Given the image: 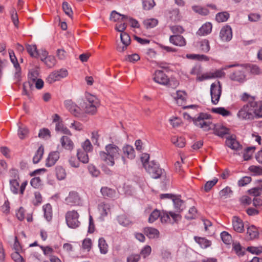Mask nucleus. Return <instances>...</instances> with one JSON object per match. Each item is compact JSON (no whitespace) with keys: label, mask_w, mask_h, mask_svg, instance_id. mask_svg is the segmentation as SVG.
Masks as SVG:
<instances>
[{"label":"nucleus","mask_w":262,"mask_h":262,"mask_svg":"<svg viewBox=\"0 0 262 262\" xmlns=\"http://www.w3.org/2000/svg\"><path fill=\"white\" fill-rule=\"evenodd\" d=\"M212 28V24L210 23H206L199 29L197 33L201 36L206 35L211 32Z\"/></svg>","instance_id":"obj_25"},{"label":"nucleus","mask_w":262,"mask_h":262,"mask_svg":"<svg viewBox=\"0 0 262 262\" xmlns=\"http://www.w3.org/2000/svg\"><path fill=\"white\" fill-rule=\"evenodd\" d=\"M160 216V213L159 210H155L153 211L149 215L148 218V222L150 223L154 222Z\"/></svg>","instance_id":"obj_60"},{"label":"nucleus","mask_w":262,"mask_h":262,"mask_svg":"<svg viewBox=\"0 0 262 262\" xmlns=\"http://www.w3.org/2000/svg\"><path fill=\"white\" fill-rule=\"evenodd\" d=\"M11 257L15 262H25L23 256L20 254L19 251L15 250L14 252L12 253Z\"/></svg>","instance_id":"obj_61"},{"label":"nucleus","mask_w":262,"mask_h":262,"mask_svg":"<svg viewBox=\"0 0 262 262\" xmlns=\"http://www.w3.org/2000/svg\"><path fill=\"white\" fill-rule=\"evenodd\" d=\"M171 142L176 146L181 148L183 147L185 144V140L182 137L173 136L171 138Z\"/></svg>","instance_id":"obj_41"},{"label":"nucleus","mask_w":262,"mask_h":262,"mask_svg":"<svg viewBox=\"0 0 262 262\" xmlns=\"http://www.w3.org/2000/svg\"><path fill=\"white\" fill-rule=\"evenodd\" d=\"M153 80L155 82L160 84L169 85L171 87H176L179 84L177 81L170 80L167 76L161 70H158L155 72L153 76Z\"/></svg>","instance_id":"obj_5"},{"label":"nucleus","mask_w":262,"mask_h":262,"mask_svg":"<svg viewBox=\"0 0 262 262\" xmlns=\"http://www.w3.org/2000/svg\"><path fill=\"white\" fill-rule=\"evenodd\" d=\"M252 105L253 107V112L254 118H262V103L257 102H251Z\"/></svg>","instance_id":"obj_27"},{"label":"nucleus","mask_w":262,"mask_h":262,"mask_svg":"<svg viewBox=\"0 0 262 262\" xmlns=\"http://www.w3.org/2000/svg\"><path fill=\"white\" fill-rule=\"evenodd\" d=\"M128 18V16L126 15H121L120 13H117L116 11H113L110 16V19L111 20L116 21L121 20V21H125L126 19Z\"/></svg>","instance_id":"obj_38"},{"label":"nucleus","mask_w":262,"mask_h":262,"mask_svg":"<svg viewBox=\"0 0 262 262\" xmlns=\"http://www.w3.org/2000/svg\"><path fill=\"white\" fill-rule=\"evenodd\" d=\"M226 145L232 149L238 151L242 148V146L234 138L231 137L227 138L226 141Z\"/></svg>","instance_id":"obj_24"},{"label":"nucleus","mask_w":262,"mask_h":262,"mask_svg":"<svg viewBox=\"0 0 262 262\" xmlns=\"http://www.w3.org/2000/svg\"><path fill=\"white\" fill-rule=\"evenodd\" d=\"M65 217L67 225L69 228L75 229L80 225V222L78 220L79 214L76 211L73 210L68 211Z\"/></svg>","instance_id":"obj_8"},{"label":"nucleus","mask_w":262,"mask_h":262,"mask_svg":"<svg viewBox=\"0 0 262 262\" xmlns=\"http://www.w3.org/2000/svg\"><path fill=\"white\" fill-rule=\"evenodd\" d=\"M253 107L251 102L243 106L237 113V118L241 120H251L254 119Z\"/></svg>","instance_id":"obj_6"},{"label":"nucleus","mask_w":262,"mask_h":262,"mask_svg":"<svg viewBox=\"0 0 262 262\" xmlns=\"http://www.w3.org/2000/svg\"><path fill=\"white\" fill-rule=\"evenodd\" d=\"M42 62L49 68L54 67L56 64V58L53 55H49Z\"/></svg>","instance_id":"obj_40"},{"label":"nucleus","mask_w":262,"mask_h":262,"mask_svg":"<svg viewBox=\"0 0 262 262\" xmlns=\"http://www.w3.org/2000/svg\"><path fill=\"white\" fill-rule=\"evenodd\" d=\"M221 237L222 241L226 245H229L232 242L231 235L226 231H223L221 233Z\"/></svg>","instance_id":"obj_48"},{"label":"nucleus","mask_w":262,"mask_h":262,"mask_svg":"<svg viewBox=\"0 0 262 262\" xmlns=\"http://www.w3.org/2000/svg\"><path fill=\"white\" fill-rule=\"evenodd\" d=\"M255 147L254 146L247 147L245 149L243 158L245 160L247 161L251 159L255 150Z\"/></svg>","instance_id":"obj_46"},{"label":"nucleus","mask_w":262,"mask_h":262,"mask_svg":"<svg viewBox=\"0 0 262 262\" xmlns=\"http://www.w3.org/2000/svg\"><path fill=\"white\" fill-rule=\"evenodd\" d=\"M56 174L59 180H64L67 176L65 169L61 166H57L56 168Z\"/></svg>","instance_id":"obj_45"},{"label":"nucleus","mask_w":262,"mask_h":262,"mask_svg":"<svg viewBox=\"0 0 262 262\" xmlns=\"http://www.w3.org/2000/svg\"><path fill=\"white\" fill-rule=\"evenodd\" d=\"M236 67V68L231 71L229 74V78L234 81L239 83H243L246 80V67L244 64H229L224 67V69L226 70L228 68Z\"/></svg>","instance_id":"obj_2"},{"label":"nucleus","mask_w":262,"mask_h":262,"mask_svg":"<svg viewBox=\"0 0 262 262\" xmlns=\"http://www.w3.org/2000/svg\"><path fill=\"white\" fill-rule=\"evenodd\" d=\"M105 150L99 152L100 159L107 165L113 166L115 160L119 157V148L114 144H108L105 146Z\"/></svg>","instance_id":"obj_1"},{"label":"nucleus","mask_w":262,"mask_h":262,"mask_svg":"<svg viewBox=\"0 0 262 262\" xmlns=\"http://www.w3.org/2000/svg\"><path fill=\"white\" fill-rule=\"evenodd\" d=\"M225 70L224 68L222 69L216 70L214 72H210V77L212 78H221L225 75V72L223 70Z\"/></svg>","instance_id":"obj_57"},{"label":"nucleus","mask_w":262,"mask_h":262,"mask_svg":"<svg viewBox=\"0 0 262 262\" xmlns=\"http://www.w3.org/2000/svg\"><path fill=\"white\" fill-rule=\"evenodd\" d=\"M44 153V148L41 145L36 151L33 158V162L35 164L38 163L42 158Z\"/></svg>","instance_id":"obj_36"},{"label":"nucleus","mask_w":262,"mask_h":262,"mask_svg":"<svg viewBox=\"0 0 262 262\" xmlns=\"http://www.w3.org/2000/svg\"><path fill=\"white\" fill-rule=\"evenodd\" d=\"M98 247L101 254H105L107 253L108 246L104 238L101 237L99 239Z\"/></svg>","instance_id":"obj_34"},{"label":"nucleus","mask_w":262,"mask_h":262,"mask_svg":"<svg viewBox=\"0 0 262 262\" xmlns=\"http://www.w3.org/2000/svg\"><path fill=\"white\" fill-rule=\"evenodd\" d=\"M98 209L100 214L99 218L104 221V218L111 212V206L108 203H101L98 205Z\"/></svg>","instance_id":"obj_14"},{"label":"nucleus","mask_w":262,"mask_h":262,"mask_svg":"<svg viewBox=\"0 0 262 262\" xmlns=\"http://www.w3.org/2000/svg\"><path fill=\"white\" fill-rule=\"evenodd\" d=\"M259 237V232L255 226L251 225L247 227L246 238L248 241H251Z\"/></svg>","instance_id":"obj_16"},{"label":"nucleus","mask_w":262,"mask_h":262,"mask_svg":"<svg viewBox=\"0 0 262 262\" xmlns=\"http://www.w3.org/2000/svg\"><path fill=\"white\" fill-rule=\"evenodd\" d=\"M186 94L184 91H178L176 93H174L173 97L179 106H183L186 100Z\"/></svg>","instance_id":"obj_21"},{"label":"nucleus","mask_w":262,"mask_h":262,"mask_svg":"<svg viewBox=\"0 0 262 262\" xmlns=\"http://www.w3.org/2000/svg\"><path fill=\"white\" fill-rule=\"evenodd\" d=\"M244 66L246 67V71H249L252 74L259 75L261 73L260 68L256 64H249Z\"/></svg>","instance_id":"obj_35"},{"label":"nucleus","mask_w":262,"mask_h":262,"mask_svg":"<svg viewBox=\"0 0 262 262\" xmlns=\"http://www.w3.org/2000/svg\"><path fill=\"white\" fill-rule=\"evenodd\" d=\"M123 153L124 156L128 159H133L135 157V151L132 146L126 145L122 148Z\"/></svg>","instance_id":"obj_28"},{"label":"nucleus","mask_w":262,"mask_h":262,"mask_svg":"<svg viewBox=\"0 0 262 262\" xmlns=\"http://www.w3.org/2000/svg\"><path fill=\"white\" fill-rule=\"evenodd\" d=\"M18 132L17 135L20 139L26 138L29 134V129L27 126L19 122L17 123Z\"/></svg>","instance_id":"obj_26"},{"label":"nucleus","mask_w":262,"mask_h":262,"mask_svg":"<svg viewBox=\"0 0 262 262\" xmlns=\"http://www.w3.org/2000/svg\"><path fill=\"white\" fill-rule=\"evenodd\" d=\"M60 143L62 147L66 150L71 151L74 148V143L68 136H62L60 139Z\"/></svg>","instance_id":"obj_22"},{"label":"nucleus","mask_w":262,"mask_h":262,"mask_svg":"<svg viewBox=\"0 0 262 262\" xmlns=\"http://www.w3.org/2000/svg\"><path fill=\"white\" fill-rule=\"evenodd\" d=\"M247 250L253 254L259 255L262 253V246H249L247 247Z\"/></svg>","instance_id":"obj_55"},{"label":"nucleus","mask_w":262,"mask_h":262,"mask_svg":"<svg viewBox=\"0 0 262 262\" xmlns=\"http://www.w3.org/2000/svg\"><path fill=\"white\" fill-rule=\"evenodd\" d=\"M66 202L70 206H79L81 204V199L77 192L71 191L66 198Z\"/></svg>","instance_id":"obj_12"},{"label":"nucleus","mask_w":262,"mask_h":262,"mask_svg":"<svg viewBox=\"0 0 262 262\" xmlns=\"http://www.w3.org/2000/svg\"><path fill=\"white\" fill-rule=\"evenodd\" d=\"M169 42L174 46L184 47L186 44L184 37L180 35H173L169 37Z\"/></svg>","instance_id":"obj_17"},{"label":"nucleus","mask_w":262,"mask_h":262,"mask_svg":"<svg viewBox=\"0 0 262 262\" xmlns=\"http://www.w3.org/2000/svg\"><path fill=\"white\" fill-rule=\"evenodd\" d=\"M59 152L57 151L51 152L46 159V166L51 167L55 164L59 158Z\"/></svg>","instance_id":"obj_19"},{"label":"nucleus","mask_w":262,"mask_h":262,"mask_svg":"<svg viewBox=\"0 0 262 262\" xmlns=\"http://www.w3.org/2000/svg\"><path fill=\"white\" fill-rule=\"evenodd\" d=\"M172 202L174 205L175 209L177 212H181L184 209V202L179 198H172Z\"/></svg>","instance_id":"obj_39"},{"label":"nucleus","mask_w":262,"mask_h":262,"mask_svg":"<svg viewBox=\"0 0 262 262\" xmlns=\"http://www.w3.org/2000/svg\"><path fill=\"white\" fill-rule=\"evenodd\" d=\"M220 38L223 41H229L232 38V32L231 27L226 25L222 28L220 32Z\"/></svg>","instance_id":"obj_13"},{"label":"nucleus","mask_w":262,"mask_h":262,"mask_svg":"<svg viewBox=\"0 0 262 262\" xmlns=\"http://www.w3.org/2000/svg\"><path fill=\"white\" fill-rule=\"evenodd\" d=\"M101 193L104 198L115 199L118 194L116 191L107 187H103L101 189Z\"/></svg>","instance_id":"obj_23"},{"label":"nucleus","mask_w":262,"mask_h":262,"mask_svg":"<svg viewBox=\"0 0 262 262\" xmlns=\"http://www.w3.org/2000/svg\"><path fill=\"white\" fill-rule=\"evenodd\" d=\"M44 212V217L48 221L51 220L52 218V206L50 204L44 205L42 207Z\"/></svg>","instance_id":"obj_33"},{"label":"nucleus","mask_w":262,"mask_h":262,"mask_svg":"<svg viewBox=\"0 0 262 262\" xmlns=\"http://www.w3.org/2000/svg\"><path fill=\"white\" fill-rule=\"evenodd\" d=\"M88 152L79 149L77 151V157L78 160L83 163H88L89 161Z\"/></svg>","instance_id":"obj_32"},{"label":"nucleus","mask_w":262,"mask_h":262,"mask_svg":"<svg viewBox=\"0 0 262 262\" xmlns=\"http://www.w3.org/2000/svg\"><path fill=\"white\" fill-rule=\"evenodd\" d=\"M140 255L138 254H132L127 257V262H138Z\"/></svg>","instance_id":"obj_64"},{"label":"nucleus","mask_w":262,"mask_h":262,"mask_svg":"<svg viewBox=\"0 0 262 262\" xmlns=\"http://www.w3.org/2000/svg\"><path fill=\"white\" fill-rule=\"evenodd\" d=\"M84 110L88 114H94L100 105V101L98 98L90 93L85 95Z\"/></svg>","instance_id":"obj_4"},{"label":"nucleus","mask_w":262,"mask_h":262,"mask_svg":"<svg viewBox=\"0 0 262 262\" xmlns=\"http://www.w3.org/2000/svg\"><path fill=\"white\" fill-rule=\"evenodd\" d=\"M64 105L66 108L75 116L78 113V107L71 100H66L64 101Z\"/></svg>","instance_id":"obj_30"},{"label":"nucleus","mask_w":262,"mask_h":262,"mask_svg":"<svg viewBox=\"0 0 262 262\" xmlns=\"http://www.w3.org/2000/svg\"><path fill=\"white\" fill-rule=\"evenodd\" d=\"M194 241L197 243L202 248H207L211 246V241L204 237L194 236Z\"/></svg>","instance_id":"obj_31"},{"label":"nucleus","mask_w":262,"mask_h":262,"mask_svg":"<svg viewBox=\"0 0 262 262\" xmlns=\"http://www.w3.org/2000/svg\"><path fill=\"white\" fill-rule=\"evenodd\" d=\"M143 23L147 28H151L157 25L158 20L155 18L147 19L144 21Z\"/></svg>","instance_id":"obj_50"},{"label":"nucleus","mask_w":262,"mask_h":262,"mask_svg":"<svg viewBox=\"0 0 262 262\" xmlns=\"http://www.w3.org/2000/svg\"><path fill=\"white\" fill-rule=\"evenodd\" d=\"M142 5L144 10H149L155 6V2L154 0H143Z\"/></svg>","instance_id":"obj_52"},{"label":"nucleus","mask_w":262,"mask_h":262,"mask_svg":"<svg viewBox=\"0 0 262 262\" xmlns=\"http://www.w3.org/2000/svg\"><path fill=\"white\" fill-rule=\"evenodd\" d=\"M217 182V179H213L212 180L207 182L204 186V190L206 192L209 191Z\"/></svg>","instance_id":"obj_62"},{"label":"nucleus","mask_w":262,"mask_h":262,"mask_svg":"<svg viewBox=\"0 0 262 262\" xmlns=\"http://www.w3.org/2000/svg\"><path fill=\"white\" fill-rule=\"evenodd\" d=\"M62 9L68 16L69 17H71L72 16L73 11L71 7L67 2H64L63 3Z\"/></svg>","instance_id":"obj_63"},{"label":"nucleus","mask_w":262,"mask_h":262,"mask_svg":"<svg viewBox=\"0 0 262 262\" xmlns=\"http://www.w3.org/2000/svg\"><path fill=\"white\" fill-rule=\"evenodd\" d=\"M121 41L123 45H129L130 43V36L125 32L121 33L120 34Z\"/></svg>","instance_id":"obj_59"},{"label":"nucleus","mask_w":262,"mask_h":262,"mask_svg":"<svg viewBox=\"0 0 262 262\" xmlns=\"http://www.w3.org/2000/svg\"><path fill=\"white\" fill-rule=\"evenodd\" d=\"M144 233L149 238H158L159 235V231L157 229L151 227L145 228Z\"/></svg>","instance_id":"obj_29"},{"label":"nucleus","mask_w":262,"mask_h":262,"mask_svg":"<svg viewBox=\"0 0 262 262\" xmlns=\"http://www.w3.org/2000/svg\"><path fill=\"white\" fill-rule=\"evenodd\" d=\"M68 75V71L66 69H61L55 70L50 74L47 78L49 83H52L56 81H59L62 78H66Z\"/></svg>","instance_id":"obj_11"},{"label":"nucleus","mask_w":262,"mask_h":262,"mask_svg":"<svg viewBox=\"0 0 262 262\" xmlns=\"http://www.w3.org/2000/svg\"><path fill=\"white\" fill-rule=\"evenodd\" d=\"M232 226L234 230L238 233L244 231V225L242 220L238 216H234L232 218Z\"/></svg>","instance_id":"obj_18"},{"label":"nucleus","mask_w":262,"mask_h":262,"mask_svg":"<svg viewBox=\"0 0 262 262\" xmlns=\"http://www.w3.org/2000/svg\"><path fill=\"white\" fill-rule=\"evenodd\" d=\"M192 9L194 12L202 15H207L209 13L207 9L200 6H193Z\"/></svg>","instance_id":"obj_47"},{"label":"nucleus","mask_w":262,"mask_h":262,"mask_svg":"<svg viewBox=\"0 0 262 262\" xmlns=\"http://www.w3.org/2000/svg\"><path fill=\"white\" fill-rule=\"evenodd\" d=\"M170 216L171 217L174 222H177L181 220V216L179 213H177L172 211L163 213L161 215V221L162 223H167L170 221Z\"/></svg>","instance_id":"obj_15"},{"label":"nucleus","mask_w":262,"mask_h":262,"mask_svg":"<svg viewBox=\"0 0 262 262\" xmlns=\"http://www.w3.org/2000/svg\"><path fill=\"white\" fill-rule=\"evenodd\" d=\"M10 189L11 191L14 194H17L18 192L19 183L15 179L10 181Z\"/></svg>","instance_id":"obj_51"},{"label":"nucleus","mask_w":262,"mask_h":262,"mask_svg":"<svg viewBox=\"0 0 262 262\" xmlns=\"http://www.w3.org/2000/svg\"><path fill=\"white\" fill-rule=\"evenodd\" d=\"M212 128L214 130V134L219 137H223L230 133L229 128L221 124H213Z\"/></svg>","instance_id":"obj_20"},{"label":"nucleus","mask_w":262,"mask_h":262,"mask_svg":"<svg viewBox=\"0 0 262 262\" xmlns=\"http://www.w3.org/2000/svg\"><path fill=\"white\" fill-rule=\"evenodd\" d=\"M200 49L204 52L207 53L210 50V45L209 41L207 39H204L200 41Z\"/></svg>","instance_id":"obj_53"},{"label":"nucleus","mask_w":262,"mask_h":262,"mask_svg":"<svg viewBox=\"0 0 262 262\" xmlns=\"http://www.w3.org/2000/svg\"><path fill=\"white\" fill-rule=\"evenodd\" d=\"M81 146L82 147V150L88 152L92 151L93 150L92 145L90 141L88 139H86L82 143Z\"/></svg>","instance_id":"obj_58"},{"label":"nucleus","mask_w":262,"mask_h":262,"mask_svg":"<svg viewBox=\"0 0 262 262\" xmlns=\"http://www.w3.org/2000/svg\"><path fill=\"white\" fill-rule=\"evenodd\" d=\"M144 167L151 177L154 179L160 178L163 173V170L160 167L159 164L155 161H151L147 164H144Z\"/></svg>","instance_id":"obj_7"},{"label":"nucleus","mask_w":262,"mask_h":262,"mask_svg":"<svg viewBox=\"0 0 262 262\" xmlns=\"http://www.w3.org/2000/svg\"><path fill=\"white\" fill-rule=\"evenodd\" d=\"M50 132L48 128H42L40 129L38 137L40 138L48 139L50 137Z\"/></svg>","instance_id":"obj_56"},{"label":"nucleus","mask_w":262,"mask_h":262,"mask_svg":"<svg viewBox=\"0 0 262 262\" xmlns=\"http://www.w3.org/2000/svg\"><path fill=\"white\" fill-rule=\"evenodd\" d=\"M230 14L227 11L217 13L215 16V19L219 23L226 21L229 18Z\"/></svg>","instance_id":"obj_37"},{"label":"nucleus","mask_w":262,"mask_h":262,"mask_svg":"<svg viewBox=\"0 0 262 262\" xmlns=\"http://www.w3.org/2000/svg\"><path fill=\"white\" fill-rule=\"evenodd\" d=\"M232 194V191L231 190V188L228 187H226L220 192V195L221 196V198H223L224 199H226L231 197Z\"/></svg>","instance_id":"obj_49"},{"label":"nucleus","mask_w":262,"mask_h":262,"mask_svg":"<svg viewBox=\"0 0 262 262\" xmlns=\"http://www.w3.org/2000/svg\"><path fill=\"white\" fill-rule=\"evenodd\" d=\"M117 220L119 224L124 227L128 226L132 224V222L124 214L118 216Z\"/></svg>","instance_id":"obj_42"},{"label":"nucleus","mask_w":262,"mask_h":262,"mask_svg":"<svg viewBox=\"0 0 262 262\" xmlns=\"http://www.w3.org/2000/svg\"><path fill=\"white\" fill-rule=\"evenodd\" d=\"M210 95L212 104H217L220 99L222 92V88L219 81L212 83L210 85Z\"/></svg>","instance_id":"obj_9"},{"label":"nucleus","mask_w":262,"mask_h":262,"mask_svg":"<svg viewBox=\"0 0 262 262\" xmlns=\"http://www.w3.org/2000/svg\"><path fill=\"white\" fill-rule=\"evenodd\" d=\"M26 49L28 53L33 57H37L38 52L37 50V47L34 45H28Z\"/></svg>","instance_id":"obj_43"},{"label":"nucleus","mask_w":262,"mask_h":262,"mask_svg":"<svg viewBox=\"0 0 262 262\" xmlns=\"http://www.w3.org/2000/svg\"><path fill=\"white\" fill-rule=\"evenodd\" d=\"M210 118V115L206 113H200L197 117L192 118V121L197 127L203 129L204 131H208L213 127Z\"/></svg>","instance_id":"obj_3"},{"label":"nucleus","mask_w":262,"mask_h":262,"mask_svg":"<svg viewBox=\"0 0 262 262\" xmlns=\"http://www.w3.org/2000/svg\"><path fill=\"white\" fill-rule=\"evenodd\" d=\"M212 112L222 115L224 117H227L231 115V112L224 107H220L213 108L212 110Z\"/></svg>","instance_id":"obj_44"},{"label":"nucleus","mask_w":262,"mask_h":262,"mask_svg":"<svg viewBox=\"0 0 262 262\" xmlns=\"http://www.w3.org/2000/svg\"><path fill=\"white\" fill-rule=\"evenodd\" d=\"M38 72L37 70H32L29 71L28 74V81L25 82L23 85V94L26 95L29 94L28 88H29L30 89H32L34 84V82L39 79L38 78Z\"/></svg>","instance_id":"obj_10"},{"label":"nucleus","mask_w":262,"mask_h":262,"mask_svg":"<svg viewBox=\"0 0 262 262\" xmlns=\"http://www.w3.org/2000/svg\"><path fill=\"white\" fill-rule=\"evenodd\" d=\"M249 170L253 173L254 176L262 175V167L261 166L252 165L249 167Z\"/></svg>","instance_id":"obj_54"}]
</instances>
